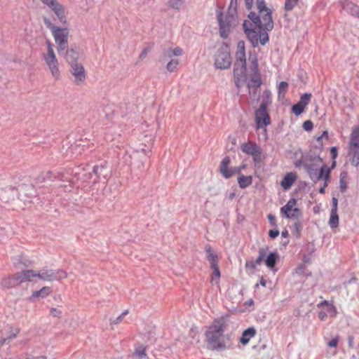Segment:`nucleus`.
<instances>
[{
  "instance_id": "nucleus-20",
  "label": "nucleus",
  "mask_w": 359,
  "mask_h": 359,
  "mask_svg": "<svg viewBox=\"0 0 359 359\" xmlns=\"http://www.w3.org/2000/svg\"><path fill=\"white\" fill-rule=\"evenodd\" d=\"M297 176L292 172L287 173L280 182L281 187L287 190L290 189L296 180Z\"/></svg>"
},
{
  "instance_id": "nucleus-37",
  "label": "nucleus",
  "mask_w": 359,
  "mask_h": 359,
  "mask_svg": "<svg viewBox=\"0 0 359 359\" xmlns=\"http://www.w3.org/2000/svg\"><path fill=\"white\" fill-rule=\"evenodd\" d=\"M349 154L351 156L350 158L351 164L357 166L359 164V151L350 150Z\"/></svg>"
},
{
  "instance_id": "nucleus-3",
  "label": "nucleus",
  "mask_w": 359,
  "mask_h": 359,
  "mask_svg": "<svg viewBox=\"0 0 359 359\" xmlns=\"http://www.w3.org/2000/svg\"><path fill=\"white\" fill-rule=\"evenodd\" d=\"M322 160L317 156H312L311 161L309 162V165L306 169L311 177L314 182L320 180H327L330 177V170L325 165H321Z\"/></svg>"
},
{
  "instance_id": "nucleus-22",
  "label": "nucleus",
  "mask_w": 359,
  "mask_h": 359,
  "mask_svg": "<svg viewBox=\"0 0 359 359\" xmlns=\"http://www.w3.org/2000/svg\"><path fill=\"white\" fill-rule=\"evenodd\" d=\"M255 334L256 330L254 327H249L245 330L242 333L240 342L243 345H246L248 344L250 339L255 335Z\"/></svg>"
},
{
  "instance_id": "nucleus-15",
  "label": "nucleus",
  "mask_w": 359,
  "mask_h": 359,
  "mask_svg": "<svg viewBox=\"0 0 359 359\" xmlns=\"http://www.w3.org/2000/svg\"><path fill=\"white\" fill-rule=\"evenodd\" d=\"M37 277V272L33 270H24L15 273V278L20 283L30 281L32 278Z\"/></svg>"
},
{
  "instance_id": "nucleus-62",
  "label": "nucleus",
  "mask_w": 359,
  "mask_h": 359,
  "mask_svg": "<svg viewBox=\"0 0 359 359\" xmlns=\"http://www.w3.org/2000/svg\"><path fill=\"white\" fill-rule=\"evenodd\" d=\"M55 175L52 173L51 172H46L45 177H43V180H53V179L55 178Z\"/></svg>"
},
{
  "instance_id": "nucleus-39",
  "label": "nucleus",
  "mask_w": 359,
  "mask_h": 359,
  "mask_svg": "<svg viewBox=\"0 0 359 359\" xmlns=\"http://www.w3.org/2000/svg\"><path fill=\"white\" fill-rule=\"evenodd\" d=\"M302 213L301 210L298 208H294L292 210V212H290L288 215H287V216L285 217L288 218V219L291 218V219H297L302 216Z\"/></svg>"
},
{
  "instance_id": "nucleus-29",
  "label": "nucleus",
  "mask_w": 359,
  "mask_h": 359,
  "mask_svg": "<svg viewBox=\"0 0 359 359\" xmlns=\"http://www.w3.org/2000/svg\"><path fill=\"white\" fill-rule=\"evenodd\" d=\"M86 170H90L89 168L88 169L83 168L82 172L75 173V175H78V179L83 180V181H89L93 180L95 178V175L93 174V172H86Z\"/></svg>"
},
{
  "instance_id": "nucleus-50",
  "label": "nucleus",
  "mask_w": 359,
  "mask_h": 359,
  "mask_svg": "<svg viewBox=\"0 0 359 359\" xmlns=\"http://www.w3.org/2000/svg\"><path fill=\"white\" fill-rule=\"evenodd\" d=\"M145 351H146V350H145V348H144V347H143V346H140V347H139V348H136V350H135V354H136L137 355H138V357H139L140 358H144V357H145V356H146Z\"/></svg>"
},
{
  "instance_id": "nucleus-7",
  "label": "nucleus",
  "mask_w": 359,
  "mask_h": 359,
  "mask_svg": "<svg viewBox=\"0 0 359 359\" xmlns=\"http://www.w3.org/2000/svg\"><path fill=\"white\" fill-rule=\"evenodd\" d=\"M67 276L66 271L63 270H53L43 269L37 272V278L43 281L60 280Z\"/></svg>"
},
{
  "instance_id": "nucleus-54",
  "label": "nucleus",
  "mask_w": 359,
  "mask_h": 359,
  "mask_svg": "<svg viewBox=\"0 0 359 359\" xmlns=\"http://www.w3.org/2000/svg\"><path fill=\"white\" fill-rule=\"evenodd\" d=\"M172 52L174 56H180L183 54V50L180 47L172 48Z\"/></svg>"
},
{
  "instance_id": "nucleus-52",
  "label": "nucleus",
  "mask_w": 359,
  "mask_h": 359,
  "mask_svg": "<svg viewBox=\"0 0 359 359\" xmlns=\"http://www.w3.org/2000/svg\"><path fill=\"white\" fill-rule=\"evenodd\" d=\"M210 268L213 270L212 279L214 278V277H215L217 278H219L220 277V271H219V266H212V267H210Z\"/></svg>"
},
{
  "instance_id": "nucleus-48",
  "label": "nucleus",
  "mask_w": 359,
  "mask_h": 359,
  "mask_svg": "<svg viewBox=\"0 0 359 359\" xmlns=\"http://www.w3.org/2000/svg\"><path fill=\"white\" fill-rule=\"evenodd\" d=\"M236 62H246L245 53V52H237L236 53Z\"/></svg>"
},
{
  "instance_id": "nucleus-64",
  "label": "nucleus",
  "mask_w": 359,
  "mask_h": 359,
  "mask_svg": "<svg viewBox=\"0 0 359 359\" xmlns=\"http://www.w3.org/2000/svg\"><path fill=\"white\" fill-rule=\"evenodd\" d=\"M327 313L324 311H320L318 313V317L321 320H324L327 318Z\"/></svg>"
},
{
  "instance_id": "nucleus-44",
  "label": "nucleus",
  "mask_w": 359,
  "mask_h": 359,
  "mask_svg": "<svg viewBox=\"0 0 359 359\" xmlns=\"http://www.w3.org/2000/svg\"><path fill=\"white\" fill-rule=\"evenodd\" d=\"M252 156L255 165L260 163L263 159L262 149L260 148L258 152H255Z\"/></svg>"
},
{
  "instance_id": "nucleus-36",
  "label": "nucleus",
  "mask_w": 359,
  "mask_h": 359,
  "mask_svg": "<svg viewBox=\"0 0 359 359\" xmlns=\"http://www.w3.org/2000/svg\"><path fill=\"white\" fill-rule=\"evenodd\" d=\"M249 61L250 62V69L251 72H252V74H258L259 70H258V62H257V57L255 55H253V56L250 55L249 57Z\"/></svg>"
},
{
  "instance_id": "nucleus-28",
  "label": "nucleus",
  "mask_w": 359,
  "mask_h": 359,
  "mask_svg": "<svg viewBox=\"0 0 359 359\" xmlns=\"http://www.w3.org/2000/svg\"><path fill=\"white\" fill-rule=\"evenodd\" d=\"M278 255L277 252H270L265 259V264L269 269H273L277 262Z\"/></svg>"
},
{
  "instance_id": "nucleus-32",
  "label": "nucleus",
  "mask_w": 359,
  "mask_h": 359,
  "mask_svg": "<svg viewBox=\"0 0 359 359\" xmlns=\"http://www.w3.org/2000/svg\"><path fill=\"white\" fill-rule=\"evenodd\" d=\"M271 103V93L265 90L263 93L262 100L259 108L266 109L268 106Z\"/></svg>"
},
{
  "instance_id": "nucleus-12",
  "label": "nucleus",
  "mask_w": 359,
  "mask_h": 359,
  "mask_svg": "<svg viewBox=\"0 0 359 359\" xmlns=\"http://www.w3.org/2000/svg\"><path fill=\"white\" fill-rule=\"evenodd\" d=\"M70 67L71 73L74 76L76 83H79L83 82L86 79V73L83 66L81 64L76 62L71 65Z\"/></svg>"
},
{
  "instance_id": "nucleus-60",
  "label": "nucleus",
  "mask_w": 359,
  "mask_h": 359,
  "mask_svg": "<svg viewBox=\"0 0 359 359\" xmlns=\"http://www.w3.org/2000/svg\"><path fill=\"white\" fill-rule=\"evenodd\" d=\"M268 219H269V223L273 226H276L277 224H276V218H275V216L273 215L272 214H269L268 215Z\"/></svg>"
},
{
  "instance_id": "nucleus-43",
  "label": "nucleus",
  "mask_w": 359,
  "mask_h": 359,
  "mask_svg": "<svg viewBox=\"0 0 359 359\" xmlns=\"http://www.w3.org/2000/svg\"><path fill=\"white\" fill-rule=\"evenodd\" d=\"M178 60H171L166 66L167 70L170 72H173L176 70L178 66Z\"/></svg>"
},
{
  "instance_id": "nucleus-56",
  "label": "nucleus",
  "mask_w": 359,
  "mask_h": 359,
  "mask_svg": "<svg viewBox=\"0 0 359 359\" xmlns=\"http://www.w3.org/2000/svg\"><path fill=\"white\" fill-rule=\"evenodd\" d=\"M279 235V231L277 229H271L269 231V236L271 238H276Z\"/></svg>"
},
{
  "instance_id": "nucleus-61",
  "label": "nucleus",
  "mask_w": 359,
  "mask_h": 359,
  "mask_svg": "<svg viewBox=\"0 0 359 359\" xmlns=\"http://www.w3.org/2000/svg\"><path fill=\"white\" fill-rule=\"evenodd\" d=\"M60 313H61V311L59 309H57L52 308L51 310H50V314L53 317H59Z\"/></svg>"
},
{
  "instance_id": "nucleus-2",
  "label": "nucleus",
  "mask_w": 359,
  "mask_h": 359,
  "mask_svg": "<svg viewBox=\"0 0 359 359\" xmlns=\"http://www.w3.org/2000/svg\"><path fill=\"white\" fill-rule=\"evenodd\" d=\"M229 325V316L215 318L205 332L207 347L209 350L223 351L231 346L230 335L225 334Z\"/></svg>"
},
{
  "instance_id": "nucleus-42",
  "label": "nucleus",
  "mask_w": 359,
  "mask_h": 359,
  "mask_svg": "<svg viewBox=\"0 0 359 359\" xmlns=\"http://www.w3.org/2000/svg\"><path fill=\"white\" fill-rule=\"evenodd\" d=\"M182 5V0H170L168 1V6L176 10H180Z\"/></svg>"
},
{
  "instance_id": "nucleus-55",
  "label": "nucleus",
  "mask_w": 359,
  "mask_h": 359,
  "mask_svg": "<svg viewBox=\"0 0 359 359\" xmlns=\"http://www.w3.org/2000/svg\"><path fill=\"white\" fill-rule=\"evenodd\" d=\"M331 154H332V158H333V162H332V167H334L335 165H336V158H337V147H332L331 148Z\"/></svg>"
},
{
  "instance_id": "nucleus-25",
  "label": "nucleus",
  "mask_w": 359,
  "mask_h": 359,
  "mask_svg": "<svg viewBox=\"0 0 359 359\" xmlns=\"http://www.w3.org/2000/svg\"><path fill=\"white\" fill-rule=\"evenodd\" d=\"M297 204L295 198H290L287 203L280 208V212L286 217L294 208Z\"/></svg>"
},
{
  "instance_id": "nucleus-14",
  "label": "nucleus",
  "mask_w": 359,
  "mask_h": 359,
  "mask_svg": "<svg viewBox=\"0 0 359 359\" xmlns=\"http://www.w3.org/2000/svg\"><path fill=\"white\" fill-rule=\"evenodd\" d=\"M63 55L69 63V65L77 62V60L80 55V48L75 46L74 48H71L70 49H67L63 51V54H60Z\"/></svg>"
},
{
  "instance_id": "nucleus-26",
  "label": "nucleus",
  "mask_w": 359,
  "mask_h": 359,
  "mask_svg": "<svg viewBox=\"0 0 359 359\" xmlns=\"http://www.w3.org/2000/svg\"><path fill=\"white\" fill-rule=\"evenodd\" d=\"M18 284H20V282L15 278V273L11 277L4 278L1 282V286L7 288L13 287Z\"/></svg>"
},
{
  "instance_id": "nucleus-11",
  "label": "nucleus",
  "mask_w": 359,
  "mask_h": 359,
  "mask_svg": "<svg viewBox=\"0 0 359 359\" xmlns=\"http://www.w3.org/2000/svg\"><path fill=\"white\" fill-rule=\"evenodd\" d=\"M246 62H235L233 68V76L235 79V83L238 88H240V82L245 80L246 77Z\"/></svg>"
},
{
  "instance_id": "nucleus-47",
  "label": "nucleus",
  "mask_w": 359,
  "mask_h": 359,
  "mask_svg": "<svg viewBox=\"0 0 359 359\" xmlns=\"http://www.w3.org/2000/svg\"><path fill=\"white\" fill-rule=\"evenodd\" d=\"M266 256V250L263 248H259V256L254 261L255 263L258 266L264 260V257Z\"/></svg>"
},
{
  "instance_id": "nucleus-18",
  "label": "nucleus",
  "mask_w": 359,
  "mask_h": 359,
  "mask_svg": "<svg viewBox=\"0 0 359 359\" xmlns=\"http://www.w3.org/2000/svg\"><path fill=\"white\" fill-rule=\"evenodd\" d=\"M241 149L243 153L252 156V154H255V152H258L260 147L255 142H249L243 143L241 145Z\"/></svg>"
},
{
  "instance_id": "nucleus-33",
  "label": "nucleus",
  "mask_w": 359,
  "mask_h": 359,
  "mask_svg": "<svg viewBox=\"0 0 359 359\" xmlns=\"http://www.w3.org/2000/svg\"><path fill=\"white\" fill-rule=\"evenodd\" d=\"M262 84V80L260 77L259 73L258 74H252L251 79L249 82V87H255L257 88L260 86Z\"/></svg>"
},
{
  "instance_id": "nucleus-35",
  "label": "nucleus",
  "mask_w": 359,
  "mask_h": 359,
  "mask_svg": "<svg viewBox=\"0 0 359 359\" xmlns=\"http://www.w3.org/2000/svg\"><path fill=\"white\" fill-rule=\"evenodd\" d=\"M50 292L51 290L49 287H43L40 290L34 291L32 294V297H46L50 294Z\"/></svg>"
},
{
  "instance_id": "nucleus-10",
  "label": "nucleus",
  "mask_w": 359,
  "mask_h": 359,
  "mask_svg": "<svg viewBox=\"0 0 359 359\" xmlns=\"http://www.w3.org/2000/svg\"><path fill=\"white\" fill-rule=\"evenodd\" d=\"M255 121L257 128H264L271 123L270 116L266 109L258 108L255 111Z\"/></svg>"
},
{
  "instance_id": "nucleus-49",
  "label": "nucleus",
  "mask_w": 359,
  "mask_h": 359,
  "mask_svg": "<svg viewBox=\"0 0 359 359\" xmlns=\"http://www.w3.org/2000/svg\"><path fill=\"white\" fill-rule=\"evenodd\" d=\"M10 329H11L10 333H9L8 336L7 337L8 340L15 339L20 332V329H18V328L10 327Z\"/></svg>"
},
{
  "instance_id": "nucleus-40",
  "label": "nucleus",
  "mask_w": 359,
  "mask_h": 359,
  "mask_svg": "<svg viewBox=\"0 0 359 359\" xmlns=\"http://www.w3.org/2000/svg\"><path fill=\"white\" fill-rule=\"evenodd\" d=\"M172 55V48H169L167 49H165L163 52L162 55L160 57V62H165V60H167L168 58H170Z\"/></svg>"
},
{
  "instance_id": "nucleus-8",
  "label": "nucleus",
  "mask_w": 359,
  "mask_h": 359,
  "mask_svg": "<svg viewBox=\"0 0 359 359\" xmlns=\"http://www.w3.org/2000/svg\"><path fill=\"white\" fill-rule=\"evenodd\" d=\"M43 59L48 66L53 76L58 79L60 72L58 68V62L54 52L50 51V53L43 54Z\"/></svg>"
},
{
  "instance_id": "nucleus-9",
  "label": "nucleus",
  "mask_w": 359,
  "mask_h": 359,
  "mask_svg": "<svg viewBox=\"0 0 359 359\" xmlns=\"http://www.w3.org/2000/svg\"><path fill=\"white\" fill-rule=\"evenodd\" d=\"M219 26V35L222 39H226L231 27L232 17L226 16L224 20L223 15L219 13L217 15Z\"/></svg>"
},
{
  "instance_id": "nucleus-6",
  "label": "nucleus",
  "mask_w": 359,
  "mask_h": 359,
  "mask_svg": "<svg viewBox=\"0 0 359 359\" xmlns=\"http://www.w3.org/2000/svg\"><path fill=\"white\" fill-rule=\"evenodd\" d=\"M34 187L32 185L22 184L19 187V189H15L12 187H8L5 189H0V200L4 202H9L14 200L16 196L21 198V192L25 190L32 191Z\"/></svg>"
},
{
  "instance_id": "nucleus-53",
  "label": "nucleus",
  "mask_w": 359,
  "mask_h": 359,
  "mask_svg": "<svg viewBox=\"0 0 359 359\" xmlns=\"http://www.w3.org/2000/svg\"><path fill=\"white\" fill-rule=\"evenodd\" d=\"M257 265L255 263L253 260L247 261L245 263V268L250 270L255 269L257 267Z\"/></svg>"
},
{
  "instance_id": "nucleus-23",
  "label": "nucleus",
  "mask_w": 359,
  "mask_h": 359,
  "mask_svg": "<svg viewBox=\"0 0 359 359\" xmlns=\"http://www.w3.org/2000/svg\"><path fill=\"white\" fill-rule=\"evenodd\" d=\"M205 252L207 255V259L210 262V267L218 266V257L216 254L212 252L210 245H208L205 247Z\"/></svg>"
},
{
  "instance_id": "nucleus-57",
  "label": "nucleus",
  "mask_w": 359,
  "mask_h": 359,
  "mask_svg": "<svg viewBox=\"0 0 359 359\" xmlns=\"http://www.w3.org/2000/svg\"><path fill=\"white\" fill-rule=\"evenodd\" d=\"M244 166L242 167H231L230 168V172L232 173V176L239 173L241 170L243 168Z\"/></svg>"
},
{
  "instance_id": "nucleus-46",
  "label": "nucleus",
  "mask_w": 359,
  "mask_h": 359,
  "mask_svg": "<svg viewBox=\"0 0 359 359\" xmlns=\"http://www.w3.org/2000/svg\"><path fill=\"white\" fill-rule=\"evenodd\" d=\"M299 0H285V10L286 11H292L297 5Z\"/></svg>"
},
{
  "instance_id": "nucleus-45",
  "label": "nucleus",
  "mask_w": 359,
  "mask_h": 359,
  "mask_svg": "<svg viewBox=\"0 0 359 359\" xmlns=\"http://www.w3.org/2000/svg\"><path fill=\"white\" fill-rule=\"evenodd\" d=\"M311 97V94L304 93L301 96L299 102L305 107L309 103Z\"/></svg>"
},
{
  "instance_id": "nucleus-58",
  "label": "nucleus",
  "mask_w": 359,
  "mask_h": 359,
  "mask_svg": "<svg viewBox=\"0 0 359 359\" xmlns=\"http://www.w3.org/2000/svg\"><path fill=\"white\" fill-rule=\"evenodd\" d=\"M128 313V311H123L119 316H118L114 321H113V323L114 324H118V323H120L123 318Z\"/></svg>"
},
{
  "instance_id": "nucleus-63",
  "label": "nucleus",
  "mask_w": 359,
  "mask_h": 359,
  "mask_svg": "<svg viewBox=\"0 0 359 359\" xmlns=\"http://www.w3.org/2000/svg\"><path fill=\"white\" fill-rule=\"evenodd\" d=\"M328 346L331 347H337V337L333 338L329 343Z\"/></svg>"
},
{
  "instance_id": "nucleus-21",
  "label": "nucleus",
  "mask_w": 359,
  "mask_h": 359,
  "mask_svg": "<svg viewBox=\"0 0 359 359\" xmlns=\"http://www.w3.org/2000/svg\"><path fill=\"white\" fill-rule=\"evenodd\" d=\"M350 150L359 151V128L353 130L351 135Z\"/></svg>"
},
{
  "instance_id": "nucleus-51",
  "label": "nucleus",
  "mask_w": 359,
  "mask_h": 359,
  "mask_svg": "<svg viewBox=\"0 0 359 359\" xmlns=\"http://www.w3.org/2000/svg\"><path fill=\"white\" fill-rule=\"evenodd\" d=\"M302 127L306 131H310L313 127V123L311 121L308 120L303 123Z\"/></svg>"
},
{
  "instance_id": "nucleus-27",
  "label": "nucleus",
  "mask_w": 359,
  "mask_h": 359,
  "mask_svg": "<svg viewBox=\"0 0 359 359\" xmlns=\"http://www.w3.org/2000/svg\"><path fill=\"white\" fill-rule=\"evenodd\" d=\"M238 183L241 189H245L249 187L252 183V176L241 175L238 177Z\"/></svg>"
},
{
  "instance_id": "nucleus-30",
  "label": "nucleus",
  "mask_w": 359,
  "mask_h": 359,
  "mask_svg": "<svg viewBox=\"0 0 359 359\" xmlns=\"http://www.w3.org/2000/svg\"><path fill=\"white\" fill-rule=\"evenodd\" d=\"M312 156L309 154H302L301 158L294 163V165L297 168H299L303 165L305 168L309 165V162L311 161Z\"/></svg>"
},
{
  "instance_id": "nucleus-19",
  "label": "nucleus",
  "mask_w": 359,
  "mask_h": 359,
  "mask_svg": "<svg viewBox=\"0 0 359 359\" xmlns=\"http://www.w3.org/2000/svg\"><path fill=\"white\" fill-rule=\"evenodd\" d=\"M55 13V15L57 16L59 20L62 23L66 22V18L65 15L64 8L63 7L59 4L57 1H55V3H53V6H48Z\"/></svg>"
},
{
  "instance_id": "nucleus-5",
  "label": "nucleus",
  "mask_w": 359,
  "mask_h": 359,
  "mask_svg": "<svg viewBox=\"0 0 359 359\" xmlns=\"http://www.w3.org/2000/svg\"><path fill=\"white\" fill-rule=\"evenodd\" d=\"M231 65L229 47L226 43L224 42L215 55V66L217 69H225L229 68Z\"/></svg>"
},
{
  "instance_id": "nucleus-1",
  "label": "nucleus",
  "mask_w": 359,
  "mask_h": 359,
  "mask_svg": "<svg viewBox=\"0 0 359 359\" xmlns=\"http://www.w3.org/2000/svg\"><path fill=\"white\" fill-rule=\"evenodd\" d=\"M254 0H245V4L248 10L252 7ZM258 14L251 11L248 18L250 21L244 20L243 23V30L248 40L253 47H257L259 43L264 46L269 42L268 32L273 28L272 11L266 7L264 0H256Z\"/></svg>"
},
{
  "instance_id": "nucleus-41",
  "label": "nucleus",
  "mask_w": 359,
  "mask_h": 359,
  "mask_svg": "<svg viewBox=\"0 0 359 359\" xmlns=\"http://www.w3.org/2000/svg\"><path fill=\"white\" fill-rule=\"evenodd\" d=\"M304 108L305 107L298 102L292 107V111L296 116H299L303 113Z\"/></svg>"
},
{
  "instance_id": "nucleus-59",
  "label": "nucleus",
  "mask_w": 359,
  "mask_h": 359,
  "mask_svg": "<svg viewBox=\"0 0 359 359\" xmlns=\"http://www.w3.org/2000/svg\"><path fill=\"white\" fill-rule=\"evenodd\" d=\"M237 52H245V43L240 41L237 44Z\"/></svg>"
},
{
  "instance_id": "nucleus-4",
  "label": "nucleus",
  "mask_w": 359,
  "mask_h": 359,
  "mask_svg": "<svg viewBox=\"0 0 359 359\" xmlns=\"http://www.w3.org/2000/svg\"><path fill=\"white\" fill-rule=\"evenodd\" d=\"M44 23L49 28L57 45L58 54H63L67 47L69 31L67 28H60L52 24L47 18H44Z\"/></svg>"
},
{
  "instance_id": "nucleus-17",
  "label": "nucleus",
  "mask_w": 359,
  "mask_h": 359,
  "mask_svg": "<svg viewBox=\"0 0 359 359\" xmlns=\"http://www.w3.org/2000/svg\"><path fill=\"white\" fill-rule=\"evenodd\" d=\"M230 163L231 159L229 156H226L223 158L219 165L220 173L226 179L232 177V173L230 172V168H229Z\"/></svg>"
},
{
  "instance_id": "nucleus-13",
  "label": "nucleus",
  "mask_w": 359,
  "mask_h": 359,
  "mask_svg": "<svg viewBox=\"0 0 359 359\" xmlns=\"http://www.w3.org/2000/svg\"><path fill=\"white\" fill-rule=\"evenodd\" d=\"M93 172L95 175L93 183L95 184L101 180L107 181L109 178V173L104 165H95L93 168Z\"/></svg>"
},
{
  "instance_id": "nucleus-34",
  "label": "nucleus",
  "mask_w": 359,
  "mask_h": 359,
  "mask_svg": "<svg viewBox=\"0 0 359 359\" xmlns=\"http://www.w3.org/2000/svg\"><path fill=\"white\" fill-rule=\"evenodd\" d=\"M15 260L16 262H14V265L17 268H20V264H22L25 267H29L31 265V262L22 255H19L15 258Z\"/></svg>"
},
{
  "instance_id": "nucleus-31",
  "label": "nucleus",
  "mask_w": 359,
  "mask_h": 359,
  "mask_svg": "<svg viewBox=\"0 0 359 359\" xmlns=\"http://www.w3.org/2000/svg\"><path fill=\"white\" fill-rule=\"evenodd\" d=\"M349 181V177L348 176V174L347 172H341L340 174V180H339V184H340V191L341 192H345L348 188V182Z\"/></svg>"
},
{
  "instance_id": "nucleus-24",
  "label": "nucleus",
  "mask_w": 359,
  "mask_h": 359,
  "mask_svg": "<svg viewBox=\"0 0 359 359\" xmlns=\"http://www.w3.org/2000/svg\"><path fill=\"white\" fill-rule=\"evenodd\" d=\"M331 228L337 227V197H332V208L329 222Z\"/></svg>"
},
{
  "instance_id": "nucleus-38",
  "label": "nucleus",
  "mask_w": 359,
  "mask_h": 359,
  "mask_svg": "<svg viewBox=\"0 0 359 359\" xmlns=\"http://www.w3.org/2000/svg\"><path fill=\"white\" fill-rule=\"evenodd\" d=\"M288 88V83L286 81H281L278 88V97H283Z\"/></svg>"
},
{
  "instance_id": "nucleus-16",
  "label": "nucleus",
  "mask_w": 359,
  "mask_h": 359,
  "mask_svg": "<svg viewBox=\"0 0 359 359\" xmlns=\"http://www.w3.org/2000/svg\"><path fill=\"white\" fill-rule=\"evenodd\" d=\"M343 9L350 13L351 15L359 18V6L353 3L344 0L341 2Z\"/></svg>"
}]
</instances>
